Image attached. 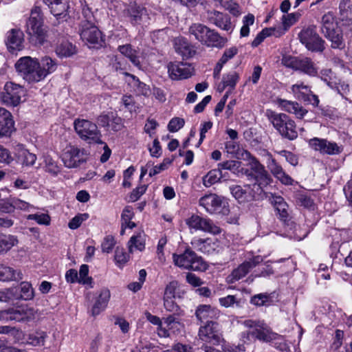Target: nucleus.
Instances as JSON below:
<instances>
[{
    "instance_id": "nucleus-1",
    "label": "nucleus",
    "mask_w": 352,
    "mask_h": 352,
    "mask_svg": "<svg viewBox=\"0 0 352 352\" xmlns=\"http://www.w3.org/2000/svg\"><path fill=\"white\" fill-rule=\"evenodd\" d=\"M189 34L196 40L208 47H223L226 39L219 34L201 23H193L189 28Z\"/></svg>"
},
{
    "instance_id": "nucleus-2",
    "label": "nucleus",
    "mask_w": 352,
    "mask_h": 352,
    "mask_svg": "<svg viewBox=\"0 0 352 352\" xmlns=\"http://www.w3.org/2000/svg\"><path fill=\"white\" fill-rule=\"evenodd\" d=\"M267 115L274 127L283 138L289 140L297 138L298 131L296 123L287 114L270 111H267Z\"/></svg>"
},
{
    "instance_id": "nucleus-3",
    "label": "nucleus",
    "mask_w": 352,
    "mask_h": 352,
    "mask_svg": "<svg viewBox=\"0 0 352 352\" xmlns=\"http://www.w3.org/2000/svg\"><path fill=\"white\" fill-rule=\"evenodd\" d=\"M321 31L331 41L333 48L342 49L344 47L342 30L331 12H328L322 17Z\"/></svg>"
},
{
    "instance_id": "nucleus-4",
    "label": "nucleus",
    "mask_w": 352,
    "mask_h": 352,
    "mask_svg": "<svg viewBox=\"0 0 352 352\" xmlns=\"http://www.w3.org/2000/svg\"><path fill=\"white\" fill-rule=\"evenodd\" d=\"M173 259L175 265L185 270L204 271L207 269V264L202 258L197 256L190 248H186L181 254H173Z\"/></svg>"
},
{
    "instance_id": "nucleus-5",
    "label": "nucleus",
    "mask_w": 352,
    "mask_h": 352,
    "mask_svg": "<svg viewBox=\"0 0 352 352\" xmlns=\"http://www.w3.org/2000/svg\"><path fill=\"white\" fill-rule=\"evenodd\" d=\"M242 324L249 329H252L246 333H243V336H247V339L256 338L259 340L271 342L272 340L276 336V333L273 332L270 328L263 320H245L242 322Z\"/></svg>"
},
{
    "instance_id": "nucleus-6",
    "label": "nucleus",
    "mask_w": 352,
    "mask_h": 352,
    "mask_svg": "<svg viewBox=\"0 0 352 352\" xmlns=\"http://www.w3.org/2000/svg\"><path fill=\"white\" fill-rule=\"evenodd\" d=\"M27 32L30 41L35 45H42L46 38V30L43 25V18L40 10L36 8L32 12L27 22Z\"/></svg>"
},
{
    "instance_id": "nucleus-7",
    "label": "nucleus",
    "mask_w": 352,
    "mask_h": 352,
    "mask_svg": "<svg viewBox=\"0 0 352 352\" xmlns=\"http://www.w3.org/2000/svg\"><path fill=\"white\" fill-rule=\"evenodd\" d=\"M38 59L30 56L20 58L15 64L17 72L29 83L40 82Z\"/></svg>"
},
{
    "instance_id": "nucleus-8",
    "label": "nucleus",
    "mask_w": 352,
    "mask_h": 352,
    "mask_svg": "<svg viewBox=\"0 0 352 352\" xmlns=\"http://www.w3.org/2000/svg\"><path fill=\"white\" fill-rule=\"evenodd\" d=\"M74 129L80 138L88 143L103 144L101 133L96 124L87 120H76Z\"/></svg>"
},
{
    "instance_id": "nucleus-9",
    "label": "nucleus",
    "mask_w": 352,
    "mask_h": 352,
    "mask_svg": "<svg viewBox=\"0 0 352 352\" xmlns=\"http://www.w3.org/2000/svg\"><path fill=\"white\" fill-rule=\"evenodd\" d=\"M87 156V153L85 149L68 144L63 150L61 159L65 166L74 168L85 162Z\"/></svg>"
},
{
    "instance_id": "nucleus-10",
    "label": "nucleus",
    "mask_w": 352,
    "mask_h": 352,
    "mask_svg": "<svg viewBox=\"0 0 352 352\" xmlns=\"http://www.w3.org/2000/svg\"><path fill=\"white\" fill-rule=\"evenodd\" d=\"M300 41L307 49L312 52H322L324 50V41L316 32L314 25L303 28L298 34Z\"/></svg>"
},
{
    "instance_id": "nucleus-11",
    "label": "nucleus",
    "mask_w": 352,
    "mask_h": 352,
    "mask_svg": "<svg viewBox=\"0 0 352 352\" xmlns=\"http://www.w3.org/2000/svg\"><path fill=\"white\" fill-rule=\"evenodd\" d=\"M199 204L210 214L226 215L229 213V209L223 203L222 198L216 194L210 193L201 197L199 200Z\"/></svg>"
},
{
    "instance_id": "nucleus-12",
    "label": "nucleus",
    "mask_w": 352,
    "mask_h": 352,
    "mask_svg": "<svg viewBox=\"0 0 352 352\" xmlns=\"http://www.w3.org/2000/svg\"><path fill=\"white\" fill-rule=\"evenodd\" d=\"M23 87L12 82H8L4 86V91L1 94L2 102L8 105L17 106L25 95Z\"/></svg>"
},
{
    "instance_id": "nucleus-13",
    "label": "nucleus",
    "mask_w": 352,
    "mask_h": 352,
    "mask_svg": "<svg viewBox=\"0 0 352 352\" xmlns=\"http://www.w3.org/2000/svg\"><path fill=\"white\" fill-rule=\"evenodd\" d=\"M186 223L190 229L201 230L212 234H218L221 232V228L215 225L212 220L193 214L186 219Z\"/></svg>"
},
{
    "instance_id": "nucleus-14",
    "label": "nucleus",
    "mask_w": 352,
    "mask_h": 352,
    "mask_svg": "<svg viewBox=\"0 0 352 352\" xmlns=\"http://www.w3.org/2000/svg\"><path fill=\"white\" fill-rule=\"evenodd\" d=\"M198 336L206 344L217 345L223 340L219 324L213 321L200 327Z\"/></svg>"
},
{
    "instance_id": "nucleus-15",
    "label": "nucleus",
    "mask_w": 352,
    "mask_h": 352,
    "mask_svg": "<svg viewBox=\"0 0 352 352\" xmlns=\"http://www.w3.org/2000/svg\"><path fill=\"white\" fill-rule=\"evenodd\" d=\"M175 315H168L163 318V324L160 328H157V333L160 338H170L181 332L184 324Z\"/></svg>"
},
{
    "instance_id": "nucleus-16",
    "label": "nucleus",
    "mask_w": 352,
    "mask_h": 352,
    "mask_svg": "<svg viewBox=\"0 0 352 352\" xmlns=\"http://www.w3.org/2000/svg\"><path fill=\"white\" fill-rule=\"evenodd\" d=\"M309 146L322 155H334L342 153V147L327 139L314 138L309 140Z\"/></svg>"
},
{
    "instance_id": "nucleus-17",
    "label": "nucleus",
    "mask_w": 352,
    "mask_h": 352,
    "mask_svg": "<svg viewBox=\"0 0 352 352\" xmlns=\"http://www.w3.org/2000/svg\"><path fill=\"white\" fill-rule=\"evenodd\" d=\"M250 166L251 173L248 174V176H252L254 179V186L257 185L262 189L271 183L272 179L270 175L265 170V167L256 158L253 157L251 160Z\"/></svg>"
},
{
    "instance_id": "nucleus-18",
    "label": "nucleus",
    "mask_w": 352,
    "mask_h": 352,
    "mask_svg": "<svg viewBox=\"0 0 352 352\" xmlns=\"http://www.w3.org/2000/svg\"><path fill=\"white\" fill-rule=\"evenodd\" d=\"M262 261L263 258L261 256H256L252 259L243 263L237 268L234 269L227 277V281L230 283H234L238 281L245 276L252 268Z\"/></svg>"
},
{
    "instance_id": "nucleus-19",
    "label": "nucleus",
    "mask_w": 352,
    "mask_h": 352,
    "mask_svg": "<svg viewBox=\"0 0 352 352\" xmlns=\"http://www.w3.org/2000/svg\"><path fill=\"white\" fill-rule=\"evenodd\" d=\"M168 72L172 80L186 79L191 76L192 67L186 63H170L168 65Z\"/></svg>"
},
{
    "instance_id": "nucleus-20",
    "label": "nucleus",
    "mask_w": 352,
    "mask_h": 352,
    "mask_svg": "<svg viewBox=\"0 0 352 352\" xmlns=\"http://www.w3.org/2000/svg\"><path fill=\"white\" fill-rule=\"evenodd\" d=\"M80 37L84 41L91 45H102L103 42L101 32L94 23L82 25Z\"/></svg>"
},
{
    "instance_id": "nucleus-21",
    "label": "nucleus",
    "mask_w": 352,
    "mask_h": 352,
    "mask_svg": "<svg viewBox=\"0 0 352 352\" xmlns=\"http://www.w3.org/2000/svg\"><path fill=\"white\" fill-rule=\"evenodd\" d=\"M12 320L16 322H29L33 320L37 314V311L28 305H21L11 309Z\"/></svg>"
},
{
    "instance_id": "nucleus-22",
    "label": "nucleus",
    "mask_w": 352,
    "mask_h": 352,
    "mask_svg": "<svg viewBox=\"0 0 352 352\" xmlns=\"http://www.w3.org/2000/svg\"><path fill=\"white\" fill-rule=\"evenodd\" d=\"M207 18L211 23L215 25L221 30L232 32V25L228 16L225 15L220 12L212 10L208 12Z\"/></svg>"
},
{
    "instance_id": "nucleus-23",
    "label": "nucleus",
    "mask_w": 352,
    "mask_h": 352,
    "mask_svg": "<svg viewBox=\"0 0 352 352\" xmlns=\"http://www.w3.org/2000/svg\"><path fill=\"white\" fill-rule=\"evenodd\" d=\"M23 34L19 30H11L7 33L6 43L12 53L23 49Z\"/></svg>"
},
{
    "instance_id": "nucleus-24",
    "label": "nucleus",
    "mask_w": 352,
    "mask_h": 352,
    "mask_svg": "<svg viewBox=\"0 0 352 352\" xmlns=\"http://www.w3.org/2000/svg\"><path fill=\"white\" fill-rule=\"evenodd\" d=\"M14 125L10 112L0 107V138L10 135L14 131Z\"/></svg>"
},
{
    "instance_id": "nucleus-25",
    "label": "nucleus",
    "mask_w": 352,
    "mask_h": 352,
    "mask_svg": "<svg viewBox=\"0 0 352 352\" xmlns=\"http://www.w3.org/2000/svg\"><path fill=\"white\" fill-rule=\"evenodd\" d=\"M38 70L40 81L44 80L48 75L54 72L57 69V63L48 56L38 60Z\"/></svg>"
},
{
    "instance_id": "nucleus-26",
    "label": "nucleus",
    "mask_w": 352,
    "mask_h": 352,
    "mask_svg": "<svg viewBox=\"0 0 352 352\" xmlns=\"http://www.w3.org/2000/svg\"><path fill=\"white\" fill-rule=\"evenodd\" d=\"M191 244L197 250L205 254H212L219 248L218 241L210 238L206 239L194 238Z\"/></svg>"
},
{
    "instance_id": "nucleus-27",
    "label": "nucleus",
    "mask_w": 352,
    "mask_h": 352,
    "mask_svg": "<svg viewBox=\"0 0 352 352\" xmlns=\"http://www.w3.org/2000/svg\"><path fill=\"white\" fill-rule=\"evenodd\" d=\"M195 315L199 320L202 322L206 321L207 324L212 320L217 319L219 316V311L210 305H202L197 307Z\"/></svg>"
},
{
    "instance_id": "nucleus-28",
    "label": "nucleus",
    "mask_w": 352,
    "mask_h": 352,
    "mask_svg": "<svg viewBox=\"0 0 352 352\" xmlns=\"http://www.w3.org/2000/svg\"><path fill=\"white\" fill-rule=\"evenodd\" d=\"M278 104L283 110L294 114L298 119H302L308 113L307 109L296 102L280 99Z\"/></svg>"
},
{
    "instance_id": "nucleus-29",
    "label": "nucleus",
    "mask_w": 352,
    "mask_h": 352,
    "mask_svg": "<svg viewBox=\"0 0 352 352\" xmlns=\"http://www.w3.org/2000/svg\"><path fill=\"white\" fill-rule=\"evenodd\" d=\"M268 168L272 175L282 184L285 185H292L293 184L292 178L285 172L282 166L274 159L271 160Z\"/></svg>"
},
{
    "instance_id": "nucleus-30",
    "label": "nucleus",
    "mask_w": 352,
    "mask_h": 352,
    "mask_svg": "<svg viewBox=\"0 0 352 352\" xmlns=\"http://www.w3.org/2000/svg\"><path fill=\"white\" fill-rule=\"evenodd\" d=\"M127 14L131 23L134 25L140 24L148 19L146 9L136 4L131 5L129 7Z\"/></svg>"
},
{
    "instance_id": "nucleus-31",
    "label": "nucleus",
    "mask_w": 352,
    "mask_h": 352,
    "mask_svg": "<svg viewBox=\"0 0 352 352\" xmlns=\"http://www.w3.org/2000/svg\"><path fill=\"white\" fill-rule=\"evenodd\" d=\"M110 298L111 293L109 289L107 288L101 289L91 309L92 315L95 316L103 311L107 307Z\"/></svg>"
},
{
    "instance_id": "nucleus-32",
    "label": "nucleus",
    "mask_w": 352,
    "mask_h": 352,
    "mask_svg": "<svg viewBox=\"0 0 352 352\" xmlns=\"http://www.w3.org/2000/svg\"><path fill=\"white\" fill-rule=\"evenodd\" d=\"M230 192L233 197L240 203L249 201L253 199V195L250 190V186L235 185L230 187Z\"/></svg>"
},
{
    "instance_id": "nucleus-33",
    "label": "nucleus",
    "mask_w": 352,
    "mask_h": 352,
    "mask_svg": "<svg viewBox=\"0 0 352 352\" xmlns=\"http://www.w3.org/2000/svg\"><path fill=\"white\" fill-rule=\"evenodd\" d=\"M175 48L176 52L184 58H188L195 54L193 47L185 38H177L175 40Z\"/></svg>"
},
{
    "instance_id": "nucleus-34",
    "label": "nucleus",
    "mask_w": 352,
    "mask_h": 352,
    "mask_svg": "<svg viewBox=\"0 0 352 352\" xmlns=\"http://www.w3.org/2000/svg\"><path fill=\"white\" fill-rule=\"evenodd\" d=\"M118 50L123 56L126 57L134 66L140 68L141 64L138 55L139 53L136 50L133 49L131 45H120Z\"/></svg>"
},
{
    "instance_id": "nucleus-35",
    "label": "nucleus",
    "mask_w": 352,
    "mask_h": 352,
    "mask_svg": "<svg viewBox=\"0 0 352 352\" xmlns=\"http://www.w3.org/2000/svg\"><path fill=\"white\" fill-rule=\"evenodd\" d=\"M271 202L274 206L277 214L279 217L286 221L288 217V205L285 201L284 199L281 196L273 195L271 199Z\"/></svg>"
},
{
    "instance_id": "nucleus-36",
    "label": "nucleus",
    "mask_w": 352,
    "mask_h": 352,
    "mask_svg": "<svg viewBox=\"0 0 352 352\" xmlns=\"http://www.w3.org/2000/svg\"><path fill=\"white\" fill-rule=\"evenodd\" d=\"M145 236L143 232L133 235L128 242L129 252L133 253L135 250L143 251L145 248Z\"/></svg>"
},
{
    "instance_id": "nucleus-37",
    "label": "nucleus",
    "mask_w": 352,
    "mask_h": 352,
    "mask_svg": "<svg viewBox=\"0 0 352 352\" xmlns=\"http://www.w3.org/2000/svg\"><path fill=\"white\" fill-rule=\"evenodd\" d=\"M296 70H299L310 76L318 75V68L316 64L309 58H300Z\"/></svg>"
},
{
    "instance_id": "nucleus-38",
    "label": "nucleus",
    "mask_w": 352,
    "mask_h": 352,
    "mask_svg": "<svg viewBox=\"0 0 352 352\" xmlns=\"http://www.w3.org/2000/svg\"><path fill=\"white\" fill-rule=\"evenodd\" d=\"M20 272H17L13 268L0 264V280L1 281H12L21 279Z\"/></svg>"
},
{
    "instance_id": "nucleus-39",
    "label": "nucleus",
    "mask_w": 352,
    "mask_h": 352,
    "mask_svg": "<svg viewBox=\"0 0 352 352\" xmlns=\"http://www.w3.org/2000/svg\"><path fill=\"white\" fill-rule=\"evenodd\" d=\"M239 79L238 73L235 71H232L225 75L222 78L221 85H219L218 89L219 91H223L226 87H229L231 90L234 89L236 83Z\"/></svg>"
},
{
    "instance_id": "nucleus-40",
    "label": "nucleus",
    "mask_w": 352,
    "mask_h": 352,
    "mask_svg": "<svg viewBox=\"0 0 352 352\" xmlns=\"http://www.w3.org/2000/svg\"><path fill=\"white\" fill-rule=\"evenodd\" d=\"M76 53V47L67 41H63L56 48V55L62 58L70 57Z\"/></svg>"
},
{
    "instance_id": "nucleus-41",
    "label": "nucleus",
    "mask_w": 352,
    "mask_h": 352,
    "mask_svg": "<svg viewBox=\"0 0 352 352\" xmlns=\"http://www.w3.org/2000/svg\"><path fill=\"white\" fill-rule=\"evenodd\" d=\"M18 243V239L11 234H0V254L7 252Z\"/></svg>"
},
{
    "instance_id": "nucleus-42",
    "label": "nucleus",
    "mask_w": 352,
    "mask_h": 352,
    "mask_svg": "<svg viewBox=\"0 0 352 352\" xmlns=\"http://www.w3.org/2000/svg\"><path fill=\"white\" fill-rule=\"evenodd\" d=\"M36 155L27 149H21L18 153V161L23 166H32L36 161Z\"/></svg>"
},
{
    "instance_id": "nucleus-43",
    "label": "nucleus",
    "mask_w": 352,
    "mask_h": 352,
    "mask_svg": "<svg viewBox=\"0 0 352 352\" xmlns=\"http://www.w3.org/2000/svg\"><path fill=\"white\" fill-rule=\"evenodd\" d=\"M110 66L113 71L130 77L131 74L126 72L127 63L123 58L113 56L111 59Z\"/></svg>"
},
{
    "instance_id": "nucleus-44",
    "label": "nucleus",
    "mask_w": 352,
    "mask_h": 352,
    "mask_svg": "<svg viewBox=\"0 0 352 352\" xmlns=\"http://www.w3.org/2000/svg\"><path fill=\"white\" fill-rule=\"evenodd\" d=\"M291 91L296 98L303 100L310 94L311 89L308 85H305L302 82H298L291 87Z\"/></svg>"
},
{
    "instance_id": "nucleus-45",
    "label": "nucleus",
    "mask_w": 352,
    "mask_h": 352,
    "mask_svg": "<svg viewBox=\"0 0 352 352\" xmlns=\"http://www.w3.org/2000/svg\"><path fill=\"white\" fill-rule=\"evenodd\" d=\"M68 6L61 0H58L49 8L52 14L57 19L64 18L67 15V10Z\"/></svg>"
},
{
    "instance_id": "nucleus-46",
    "label": "nucleus",
    "mask_w": 352,
    "mask_h": 352,
    "mask_svg": "<svg viewBox=\"0 0 352 352\" xmlns=\"http://www.w3.org/2000/svg\"><path fill=\"white\" fill-rule=\"evenodd\" d=\"M221 177V170L218 169L211 170L206 175L203 177V184L206 187H210L212 184L218 182Z\"/></svg>"
},
{
    "instance_id": "nucleus-47",
    "label": "nucleus",
    "mask_w": 352,
    "mask_h": 352,
    "mask_svg": "<svg viewBox=\"0 0 352 352\" xmlns=\"http://www.w3.org/2000/svg\"><path fill=\"white\" fill-rule=\"evenodd\" d=\"M47 337L46 332L38 331L28 336V343L33 346H43Z\"/></svg>"
},
{
    "instance_id": "nucleus-48",
    "label": "nucleus",
    "mask_w": 352,
    "mask_h": 352,
    "mask_svg": "<svg viewBox=\"0 0 352 352\" xmlns=\"http://www.w3.org/2000/svg\"><path fill=\"white\" fill-rule=\"evenodd\" d=\"M164 307L165 309L172 313L171 315L180 316L183 315V311L180 309L179 307L175 302L174 298H163Z\"/></svg>"
},
{
    "instance_id": "nucleus-49",
    "label": "nucleus",
    "mask_w": 352,
    "mask_h": 352,
    "mask_svg": "<svg viewBox=\"0 0 352 352\" xmlns=\"http://www.w3.org/2000/svg\"><path fill=\"white\" fill-rule=\"evenodd\" d=\"M130 78L133 80L134 86L136 87V91L139 94L144 96H148L151 94V91L149 86L146 85L144 82H140L139 79L133 75H130Z\"/></svg>"
},
{
    "instance_id": "nucleus-50",
    "label": "nucleus",
    "mask_w": 352,
    "mask_h": 352,
    "mask_svg": "<svg viewBox=\"0 0 352 352\" xmlns=\"http://www.w3.org/2000/svg\"><path fill=\"white\" fill-rule=\"evenodd\" d=\"M45 169L46 172L54 176L57 175L60 171V168L56 162L50 157L45 158Z\"/></svg>"
},
{
    "instance_id": "nucleus-51",
    "label": "nucleus",
    "mask_w": 352,
    "mask_h": 352,
    "mask_svg": "<svg viewBox=\"0 0 352 352\" xmlns=\"http://www.w3.org/2000/svg\"><path fill=\"white\" fill-rule=\"evenodd\" d=\"M12 199L14 210H20L25 212H32L35 209L33 205L21 199L16 197H13Z\"/></svg>"
},
{
    "instance_id": "nucleus-52",
    "label": "nucleus",
    "mask_w": 352,
    "mask_h": 352,
    "mask_svg": "<svg viewBox=\"0 0 352 352\" xmlns=\"http://www.w3.org/2000/svg\"><path fill=\"white\" fill-rule=\"evenodd\" d=\"M21 298L23 300H30L34 296L33 289L28 282H23L20 285Z\"/></svg>"
},
{
    "instance_id": "nucleus-53",
    "label": "nucleus",
    "mask_w": 352,
    "mask_h": 352,
    "mask_svg": "<svg viewBox=\"0 0 352 352\" xmlns=\"http://www.w3.org/2000/svg\"><path fill=\"white\" fill-rule=\"evenodd\" d=\"M271 342L275 348L283 352L289 351V346L286 343L285 338L278 333H276V336L272 340Z\"/></svg>"
},
{
    "instance_id": "nucleus-54",
    "label": "nucleus",
    "mask_w": 352,
    "mask_h": 352,
    "mask_svg": "<svg viewBox=\"0 0 352 352\" xmlns=\"http://www.w3.org/2000/svg\"><path fill=\"white\" fill-rule=\"evenodd\" d=\"M270 300V294L261 293L253 296L250 299V303L256 306H263L266 305Z\"/></svg>"
},
{
    "instance_id": "nucleus-55",
    "label": "nucleus",
    "mask_w": 352,
    "mask_h": 352,
    "mask_svg": "<svg viewBox=\"0 0 352 352\" xmlns=\"http://www.w3.org/2000/svg\"><path fill=\"white\" fill-rule=\"evenodd\" d=\"M89 267L87 265H82L79 270L78 283L83 285H91L92 278L88 276Z\"/></svg>"
},
{
    "instance_id": "nucleus-56",
    "label": "nucleus",
    "mask_w": 352,
    "mask_h": 352,
    "mask_svg": "<svg viewBox=\"0 0 352 352\" xmlns=\"http://www.w3.org/2000/svg\"><path fill=\"white\" fill-rule=\"evenodd\" d=\"M89 218L87 213H82L76 215L69 222L68 226L70 229L75 230L79 228L83 221H86Z\"/></svg>"
},
{
    "instance_id": "nucleus-57",
    "label": "nucleus",
    "mask_w": 352,
    "mask_h": 352,
    "mask_svg": "<svg viewBox=\"0 0 352 352\" xmlns=\"http://www.w3.org/2000/svg\"><path fill=\"white\" fill-rule=\"evenodd\" d=\"M301 14L300 12H293L288 14L287 15H283L282 20L283 24L285 29H287L289 27L294 25L296 22L298 21Z\"/></svg>"
},
{
    "instance_id": "nucleus-58",
    "label": "nucleus",
    "mask_w": 352,
    "mask_h": 352,
    "mask_svg": "<svg viewBox=\"0 0 352 352\" xmlns=\"http://www.w3.org/2000/svg\"><path fill=\"white\" fill-rule=\"evenodd\" d=\"M28 220H34L40 225H49L50 222V217L48 214L44 213H36L29 214L27 217Z\"/></svg>"
},
{
    "instance_id": "nucleus-59",
    "label": "nucleus",
    "mask_w": 352,
    "mask_h": 352,
    "mask_svg": "<svg viewBox=\"0 0 352 352\" xmlns=\"http://www.w3.org/2000/svg\"><path fill=\"white\" fill-rule=\"evenodd\" d=\"M218 166L220 169L229 170L235 173L239 171L241 162L236 160H228L219 164Z\"/></svg>"
},
{
    "instance_id": "nucleus-60",
    "label": "nucleus",
    "mask_w": 352,
    "mask_h": 352,
    "mask_svg": "<svg viewBox=\"0 0 352 352\" xmlns=\"http://www.w3.org/2000/svg\"><path fill=\"white\" fill-rule=\"evenodd\" d=\"M300 58L289 55H284L281 59V63L286 67L297 69Z\"/></svg>"
},
{
    "instance_id": "nucleus-61",
    "label": "nucleus",
    "mask_w": 352,
    "mask_h": 352,
    "mask_svg": "<svg viewBox=\"0 0 352 352\" xmlns=\"http://www.w3.org/2000/svg\"><path fill=\"white\" fill-rule=\"evenodd\" d=\"M320 76L322 80L325 82L327 85L333 88V85L335 84L333 73L330 69H323L320 72Z\"/></svg>"
},
{
    "instance_id": "nucleus-62",
    "label": "nucleus",
    "mask_w": 352,
    "mask_h": 352,
    "mask_svg": "<svg viewBox=\"0 0 352 352\" xmlns=\"http://www.w3.org/2000/svg\"><path fill=\"white\" fill-rule=\"evenodd\" d=\"M185 124L183 118H174L171 119L168 124V129L170 132L174 133L182 129Z\"/></svg>"
},
{
    "instance_id": "nucleus-63",
    "label": "nucleus",
    "mask_w": 352,
    "mask_h": 352,
    "mask_svg": "<svg viewBox=\"0 0 352 352\" xmlns=\"http://www.w3.org/2000/svg\"><path fill=\"white\" fill-rule=\"evenodd\" d=\"M129 259V254L122 248H117L115 252V261L119 265L125 264Z\"/></svg>"
},
{
    "instance_id": "nucleus-64",
    "label": "nucleus",
    "mask_w": 352,
    "mask_h": 352,
    "mask_svg": "<svg viewBox=\"0 0 352 352\" xmlns=\"http://www.w3.org/2000/svg\"><path fill=\"white\" fill-rule=\"evenodd\" d=\"M116 244L114 238L112 236H107L102 243L101 248L103 252L109 253L112 251Z\"/></svg>"
}]
</instances>
